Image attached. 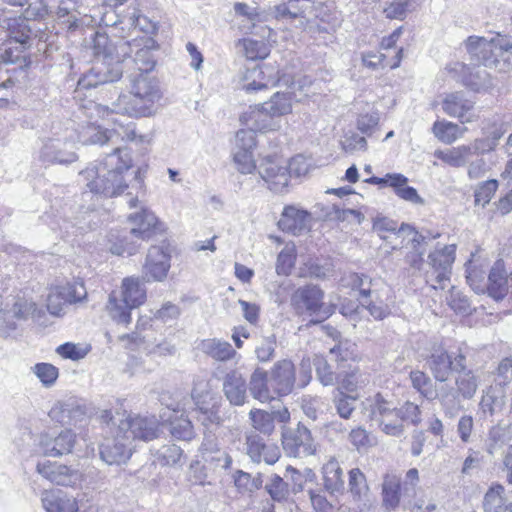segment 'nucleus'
I'll list each match as a JSON object with an SVG mask.
<instances>
[{
  "mask_svg": "<svg viewBox=\"0 0 512 512\" xmlns=\"http://www.w3.org/2000/svg\"><path fill=\"white\" fill-rule=\"evenodd\" d=\"M394 421L404 427V423H410L417 426L422 421V412L420 406L411 401H405L400 407L394 408Z\"/></svg>",
  "mask_w": 512,
  "mask_h": 512,
  "instance_id": "4c0bfd02",
  "label": "nucleus"
},
{
  "mask_svg": "<svg viewBox=\"0 0 512 512\" xmlns=\"http://www.w3.org/2000/svg\"><path fill=\"white\" fill-rule=\"evenodd\" d=\"M456 244L445 245L428 254V269L424 273L425 283L435 290H443L451 279L456 259Z\"/></svg>",
  "mask_w": 512,
  "mask_h": 512,
  "instance_id": "1a4fd4ad",
  "label": "nucleus"
},
{
  "mask_svg": "<svg viewBox=\"0 0 512 512\" xmlns=\"http://www.w3.org/2000/svg\"><path fill=\"white\" fill-rule=\"evenodd\" d=\"M446 302L455 314L467 316L472 313L473 309L469 299L455 286L450 288Z\"/></svg>",
  "mask_w": 512,
  "mask_h": 512,
  "instance_id": "c03bdc74",
  "label": "nucleus"
},
{
  "mask_svg": "<svg viewBox=\"0 0 512 512\" xmlns=\"http://www.w3.org/2000/svg\"><path fill=\"white\" fill-rule=\"evenodd\" d=\"M409 379L412 387L427 400H435L438 397V391L432 379L424 372L418 369L409 373Z\"/></svg>",
  "mask_w": 512,
  "mask_h": 512,
  "instance_id": "c9c22d12",
  "label": "nucleus"
},
{
  "mask_svg": "<svg viewBox=\"0 0 512 512\" xmlns=\"http://www.w3.org/2000/svg\"><path fill=\"white\" fill-rule=\"evenodd\" d=\"M359 399V394L337 392L333 402L338 415L343 419H349L355 410L354 402Z\"/></svg>",
  "mask_w": 512,
  "mask_h": 512,
  "instance_id": "09e8293b",
  "label": "nucleus"
},
{
  "mask_svg": "<svg viewBox=\"0 0 512 512\" xmlns=\"http://www.w3.org/2000/svg\"><path fill=\"white\" fill-rule=\"evenodd\" d=\"M367 488L365 475L359 468H353L349 471V490L356 496L360 497L363 489Z\"/></svg>",
  "mask_w": 512,
  "mask_h": 512,
  "instance_id": "680f3d73",
  "label": "nucleus"
},
{
  "mask_svg": "<svg viewBox=\"0 0 512 512\" xmlns=\"http://www.w3.org/2000/svg\"><path fill=\"white\" fill-rule=\"evenodd\" d=\"M287 488V483L279 475H274L266 485L267 492L275 501H282L286 498Z\"/></svg>",
  "mask_w": 512,
  "mask_h": 512,
  "instance_id": "052dcab7",
  "label": "nucleus"
},
{
  "mask_svg": "<svg viewBox=\"0 0 512 512\" xmlns=\"http://www.w3.org/2000/svg\"><path fill=\"white\" fill-rule=\"evenodd\" d=\"M62 296H64L65 300L68 302V304H73L82 301L85 296L86 292L84 290V287L82 285H77L75 283H65L59 285Z\"/></svg>",
  "mask_w": 512,
  "mask_h": 512,
  "instance_id": "bf43d9fd",
  "label": "nucleus"
},
{
  "mask_svg": "<svg viewBox=\"0 0 512 512\" xmlns=\"http://www.w3.org/2000/svg\"><path fill=\"white\" fill-rule=\"evenodd\" d=\"M426 363L437 381L445 382L451 371L464 370L466 367V355L459 350L454 355L450 354L442 345H434Z\"/></svg>",
  "mask_w": 512,
  "mask_h": 512,
  "instance_id": "f8f14e48",
  "label": "nucleus"
},
{
  "mask_svg": "<svg viewBox=\"0 0 512 512\" xmlns=\"http://www.w3.org/2000/svg\"><path fill=\"white\" fill-rule=\"evenodd\" d=\"M246 452L253 462L264 461L269 465L275 464L281 455L279 447L275 443H266L255 431L246 435Z\"/></svg>",
  "mask_w": 512,
  "mask_h": 512,
  "instance_id": "aec40b11",
  "label": "nucleus"
},
{
  "mask_svg": "<svg viewBox=\"0 0 512 512\" xmlns=\"http://www.w3.org/2000/svg\"><path fill=\"white\" fill-rule=\"evenodd\" d=\"M92 49L95 56L109 57L116 51L115 44L105 32H96L92 40Z\"/></svg>",
  "mask_w": 512,
  "mask_h": 512,
  "instance_id": "603ef678",
  "label": "nucleus"
},
{
  "mask_svg": "<svg viewBox=\"0 0 512 512\" xmlns=\"http://www.w3.org/2000/svg\"><path fill=\"white\" fill-rule=\"evenodd\" d=\"M485 293L495 301H502L509 294V275L503 259H497L490 268Z\"/></svg>",
  "mask_w": 512,
  "mask_h": 512,
  "instance_id": "4be33fe9",
  "label": "nucleus"
},
{
  "mask_svg": "<svg viewBox=\"0 0 512 512\" xmlns=\"http://www.w3.org/2000/svg\"><path fill=\"white\" fill-rule=\"evenodd\" d=\"M420 476L417 468H410L405 474V482L395 472H387L383 475L381 484L382 507L386 511H395L400 507L403 492L409 486L415 487L419 483Z\"/></svg>",
  "mask_w": 512,
  "mask_h": 512,
  "instance_id": "9d476101",
  "label": "nucleus"
},
{
  "mask_svg": "<svg viewBox=\"0 0 512 512\" xmlns=\"http://www.w3.org/2000/svg\"><path fill=\"white\" fill-rule=\"evenodd\" d=\"M238 150L233 156L237 170L241 174H252L256 171L252 150L257 145L256 131L252 129H241L236 134Z\"/></svg>",
  "mask_w": 512,
  "mask_h": 512,
  "instance_id": "dca6fc26",
  "label": "nucleus"
},
{
  "mask_svg": "<svg viewBox=\"0 0 512 512\" xmlns=\"http://www.w3.org/2000/svg\"><path fill=\"white\" fill-rule=\"evenodd\" d=\"M322 475L323 486L331 496L343 493V471L336 459L332 458L323 465Z\"/></svg>",
  "mask_w": 512,
  "mask_h": 512,
  "instance_id": "a878e982",
  "label": "nucleus"
},
{
  "mask_svg": "<svg viewBox=\"0 0 512 512\" xmlns=\"http://www.w3.org/2000/svg\"><path fill=\"white\" fill-rule=\"evenodd\" d=\"M467 283L478 294H485L486 282L482 275V271L477 268H467Z\"/></svg>",
  "mask_w": 512,
  "mask_h": 512,
  "instance_id": "e2e57ef3",
  "label": "nucleus"
},
{
  "mask_svg": "<svg viewBox=\"0 0 512 512\" xmlns=\"http://www.w3.org/2000/svg\"><path fill=\"white\" fill-rule=\"evenodd\" d=\"M76 441V435L71 430H65L53 440L50 452L54 456H61L72 451Z\"/></svg>",
  "mask_w": 512,
  "mask_h": 512,
  "instance_id": "8fccbe9b",
  "label": "nucleus"
},
{
  "mask_svg": "<svg viewBox=\"0 0 512 512\" xmlns=\"http://www.w3.org/2000/svg\"><path fill=\"white\" fill-rule=\"evenodd\" d=\"M161 423L155 416L141 415L128 416L121 420L118 428L124 434L126 440L152 441L160 435Z\"/></svg>",
  "mask_w": 512,
  "mask_h": 512,
  "instance_id": "4468645a",
  "label": "nucleus"
},
{
  "mask_svg": "<svg viewBox=\"0 0 512 512\" xmlns=\"http://www.w3.org/2000/svg\"><path fill=\"white\" fill-rule=\"evenodd\" d=\"M201 349L207 356L217 361L231 360L237 354L229 342L215 338L203 340Z\"/></svg>",
  "mask_w": 512,
  "mask_h": 512,
  "instance_id": "7c9ffc66",
  "label": "nucleus"
},
{
  "mask_svg": "<svg viewBox=\"0 0 512 512\" xmlns=\"http://www.w3.org/2000/svg\"><path fill=\"white\" fill-rule=\"evenodd\" d=\"M508 502L504 485L494 482L484 493L482 510L483 512H501Z\"/></svg>",
  "mask_w": 512,
  "mask_h": 512,
  "instance_id": "c756f323",
  "label": "nucleus"
},
{
  "mask_svg": "<svg viewBox=\"0 0 512 512\" xmlns=\"http://www.w3.org/2000/svg\"><path fill=\"white\" fill-rule=\"evenodd\" d=\"M147 301V289L139 276H126L118 289L110 292L105 309L113 321L124 325L132 322V310Z\"/></svg>",
  "mask_w": 512,
  "mask_h": 512,
  "instance_id": "20e7f679",
  "label": "nucleus"
},
{
  "mask_svg": "<svg viewBox=\"0 0 512 512\" xmlns=\"http://www.w3.org/2000/svg\"><path fill=\"white\" fill-rule=\"evenodd\" d=\"M403 33V26L382 37L377 50L366 51L361 55L362 64L370 70H393L400 66L403 48L397 43Z\"/></svg>",
  "mask_w": 512,
  "mask_h": 512,
  "instance_id": "6e6552de",
  "label": "nucleus"
},
{
  "mask_svg": "<svg viewBox=\"0 0 512 512\" xmlns=\"http://www.w3.org/2000/svg\"><path fill=\"white\" fill-rule=\"evenodd\" d=\"M127 442L128 440L125 439L122 432H119L117 427L115 433L106 437L100 445L99 454L101 459L109 465L125 463L132 454Z\"/></svg>",
  "mask_w": 512,
  "mask_h": 512,
  "instance_id": "6ab92c4d",
  "label": "nucleus"
},
{
  "mask_svg": "<svg viewBox=\"0 0 512 512\" xmlns=\"http://www.w3.org/2000/svg\"><path fill=\"white\" fill-rule=\"evenodd\" d=\"M133 167V160L126 149L116 148L103 161L86 167L81 176L89 192L104 198H115L128 188L126 174Z\"/></svg>",
  "mask_w": 512,
  "mask_h": 512,
  "instance_id": "f257e3e1",
  "label": "nucleus"
},
{
  "mask_svg": "<svg viewBox=\"0 0 512 512\" xmlns=\"http://www.w3.org/2000/svg\"><path fill=\"white\" fill-rule=\"evenodd\" d=\"M395 194L405 200L412 203H422V198L419 196L417 190L414 187L407 186H398L394 188Z\"/></svg>",
  "mask_w": 512,
  "mask_h": 512,
  "instance_id": "774afa93",
  "label": "nucleus"
},
{
  "mask_svg": "<svg viewBox=\"0 0 512 512\" xmlns=\"http://www.w3.org/2000/svg\"><path fill=\"white\" fill-rule=\"evenodd\" d=\"M56 353L63 359L78 361L87 355L88 349L72 342H66L56 348Z\"/></svg>",
  "mask_w": 512,
  "mask_h": 512,
  "instance_id": "4d7b16f0",
  "label": "nucleus"
},
{
  "mask_svg": "<svg viewBox=\"0 0 512 512\" xmlns=\"http://www.w3.org/2000/svg\"><path fill=\"white\" fill-rule=\"evenodd\" d=\"M171 247L167 240L161 245H152L147 252L143 265V279L150 281H162L166 278L171 261Z\"/></svg>",
  "mask_w": 512,
  "mask_h": 512,
  "instance_id": "2eb2a0df",
  "label": "nucleus"
},
{
  "mask_svg": "<svg viewBox=\"0 0 512 512\" xmlns=\"http://www.w3.org/2000/svg\"><path fill=\"white\" fill-rule=\"evenodd\" d=\"M309 496L311 504L316 512H334V504L329 502L321 493L310 490Z\"/></svg>",
  "mask_w": 512,
  "mask_h": 512,
  "instance_id": "0e129e2a",
  "label": "nucleus"
},
{
  "mask_svg": "<svg viewBox=\"0 0 512 512\" xmlns=\"http://www.w3.org/2000/svg\"><path fill=\"white\" fill-rule=\"evenodd\" d=\"M474 428V420L471 415L460 417L457 425V431L462 442L467 443L470 440Z\"/></svg>",
  "mask_w": 512,
  "mask_h": 512,
  "instance_id": "69168bd1",
  "label": "nucleus"
},
{
  "mask_svg": "<svg viewBox=\"0 0 512 512\" xmlns=\"http://www.w3.org/2000/svg\"><path fill=\"white\" fill-rule=\"evenodd\" d=\"M245 84L243 89L246 92H257L269 88L270 80L265 76L262 66L257 65L247 70L244 76Z\"/></svg>",
  "mask_w": 512,
  "mask_h": 512,
  "instance_id": "37998d69",
  "label": "nucleus"
},
{
  "mask_svg": "<svg viewBox=\"0 0 512 512\" xmlns=\"http://www.w3.org/2000/svg\"><path fill=\"white\" fill-rule=\"evenodd\" d=\"M34 374L45 387L53 386L58 377L59 369L51 363L39 362L32 368Z\"/></svg>",
  "mask_w": 512,
  "mask_h": 512,
  "instance_id": "3c124183",
  "label": "nucleus"
},
{
  "mask_svg": "<svg viewBox=\"0 0 512 512\" xmlns=\"http://www.w3.org/2000/svg\"><path fill=\"white\" fill-rule=\"evenodd\" d=\"M312 440L310 430L303 425H298L294 430H287L282 433L283 448L289 455L295 457L300 453H309Z\"/></svg>",
  "mask_w": 512,
  "mask_h": 512,
  "instance_id": "b1692460",
  "label": "nucleus"
},
{
  "mask_svg": "<svg viewBox=\"0 0 512 512\" xmlns=\"http://www.w3.org/2000/svg\"><path fill=\"white\" fill-rule=\"evenodd\" d=\"M413 0H393L387 4L383 12L388 19L403 20Z\"/></svg>",
  "mask_w": 512,
  "mask_h": 512,
  "instance_id": "13d9d810",
  "label": "nucleus"
},
{
  "mask_svg": "<svg viewBox=\"0 0 512 512\" xmlns=\"http://www.w3.org/2000/svg\"><path fill=\"white\" fill-rule=\"evenodd\" d=\"M171 435L178 440L189 441L194 438V426L191 420L183 412L175 411L169 418Z\"/></svg>",
  "mask_w": 512,
  "mask_h": 512,
  "instance_id": "473e14b6",
  "label": "nucleus"
},
{
  "mask_svg": "<svg viewBox=\"0 0 512 512\" xmlns=\"http://www.w3.org/2000/svg\"><path fill=\"white\" fill-rule=\"evenodd\" d=\"M443 111L450 117L457 118L460 123L473 122L477 116L474 113V102L461 92H452L442 101Z\"/></svg>",
  "mask_w": 512,
  "mask_h": 512,
  "instance_id": "412c9836",
  "label": "nucleus"
},
{
  "mask_svg": "<svg viewBox=\"0 0 512 512\" xmlns=\"http://www.w3.org/2000/svg\"><path fill=\"white\" fill-rule=\"evenodd\" d=\"M7 43L28 45L31 42L32 30L26 18H14L8 22Z\"/></svg>",
  "mask_w": 512,
  "mask_h": 512,
  "instance_id": "e433bc0d",
  "label": "nucleus"
},
{
  "mask_svg": "<svg viewBox=\"0 0 512 512\" xmlns=\"http://www.w3.org/2000/svg\"><path fill=\"white\" fill-rule=\"evenodd\" d=\"M192 398L201 413L208 415L209 419L215 420L216 423L220 422V417L218 416L219 401L213 392L210 390L199 393L193 392Z\"/></svg>",
  "mask_w": 512,
  "mask_h": 512,
  "instance_id": "72a5a7b5",
  "label": "nucleus"
},
{
  "mask_svg": "<svg viewBox=\"0 0 512 512\" xmlns=\"http://www.w3.org/2000/svg\"><path fill=\"white\" fill-rule=\"evenodd\" d=\"M127 222L130 225L131 236L140 241L148 242L167 231L165 223L148 208L129 214Z\"/></svg>",
  "mask_w": 512,
  "mask_h": 512,
  "instance_id": "ddd939ff",
  "label": "nucleus"
},
{
  "mask_svg": "<svg viewBox=\"0 0 512 512\" xmlns=\"http://www.w3.org/2000/svg\"><path fill=\"white\" fill-rule=\"evenodd\" d=\"M459 375L456 377L455 384L458 394L464 399H471L478 388L477 378L472 370H456Z\"/></svg>",
  "mask_w": 512,
  "mask_h": 512,
  "instance_id": "79ce46f5",
  "label": "nucleus"
},
{
  "mask_svg": "<svg viewBox=\"0 0 512 512\" xmlns=\"http://www.w3.org/2000/svg\"><path fill=\"white\" fill-rule=\"evenodd\" d=\"M364 182L377 185L380 188L389 186L394 189L398 186H405L408 183V178L400 173H387L384 177L371 176L365 179Z\"/></svg>",
  "mask_w": 512,
  "mask_h": 512,
  "instance_id": "5fc2aeb1",
  "label": "nucleus"
},
{
  "mask_svg": "<svg viewBox=\"0 0 512 512\" xmlns=\"http://www.w3.org/2000/svg\"><path fill=\"white\" fill-rule=\"evenodd\" d=\"M267 112L273 117L288 115L292 112L293 94L276 92L267 103Z\"/></svg>",
  "mask_w": 512,
  "mask_h": 512,
  "instance_id": "a19ab883",
  "label": "nucleus"
},
{
  "mask_svg": "<svg viewBox=\"0 0 512 512\" xmlns=\"http://www.w3.org/2000/svg\"><path fill=\"white\" fill-rule=\"evenodd\" d=\"M109 250L117 256H131L137 253L140 244L135 237L131 236L130 231H116L111 233L109 239Z\"/></svg>",
  "mask_w": 512,
  "mask_h": 512,
  "instance_id": "bb28decb",
  "label": "nucleus"
},
{
  "mask_svg": "<svg viewBox=\"0 0 512 512\" xmlns=\"http://www.w3.org/2000/svg\"><path fill=\"white\" fill-rule=\"evenodd\" d=\"M498 34L496 38L487 40L481 36H469L465 40L467 52L475 57L484 66H497L499 63L498 54L504 52L512 54V42L502 41Z\"/></svg>",
  "mask_w": 512,
  "mask_h": 512,
  "instance_id": "9b49d317",
  "label": "nucleus"
},
{
  "mask_svg": "<svg viewBox=\"0 0 512 512\" xmlns=\"http://www.w3.org/2000/svg\"><path fill=\"white\" fill-rule=\"evenodd\" d=\"M300 0H288L274 7V17L277 20L296 19L304 15V10L298 6Z\"/></svg>",
  "mask_w": 512,
  "mask_h": 512,
  "instance_id": "864d4df0",
  "label": "nucleus"
},
{
  "mask_svg": "<svg viewBox=\"0 0 512 512\" xmlns=\"http://www.w3.org/2000/svg\"><path fill=\"white\" fill-rule=\"evenodd\" d=\"M297 260V249L294 243H288L279 252L276 260L275 270L280 276H289L295 268Z\"/></svg>",
  "mask_w": 512,
  "mask_h": 512,
  "instance_id": "ea45409f",
  "label": "nucleus"
},
{
  "mask_svg": "<svg viewBox=\"0 0 512 512\" xmlns=\"http://www.w3.org/2000/svg\"><path fill=\"white\" fill-rule=\"evenodd\" d=\"M369 415L372 420L379 421L382 431L391 436H398L403 432V426L399 423H393L394 408H390V403L382 393H376L368 400Z\"/></svg>",
  "mask_w": 512,
  "mask_h": 512,
  "instance_id": "f3484780",
  "label": "nucleus"
},
{
  "mask_svg": "<svg viewBox=\"0 0 512 512\" xmlns=\"http://www.w3.org/2000/svg\"><path fill=\"white\" fill-rule=\"evenodd\" d=\"M335 357L337 373L331 371L327 363L317 367V375L324 385L336 383L337 392H346L358 394L361 387V369L357 365L360 356L355 349V345L348 342L339 343L330 350Z\"/></svg>",
  "mask_w": 512,
  "mask_h": 512,
  "instance_id": "f03ea898",
  "label": "nucleus"
},
{
  "mask_svg": "<svg viewBox=\"0 0 512 512\" xmlns=\"http://www.w3.org/2000/svg\"><path fill=\"white\" fill-rule=\"evenodd\" d=\"M31 43L22 45L20 43L11 44L6 42L5 52L2 55V62L17 64L20 69H25L30 65V58L27 50Z\"/></svg>",
  "mask_w": 512,
  "mask_h": 512,
  "instance_id": "58836bf2",
  "label": "nucleus"
},
{
  "mask_svg": "<svg viewBox=\"0 0 512 512\" xmlns=\"http://www.w3.org/2000/svg\"><path fill=\"white\" fill-rule=\"evenodd\" d=\"M68 302L65 300L64 296H62V291L59 285L53 287L47 297V310L50 314L55 316H60L63 312L64 306L67 305Z\"/></svg>",
  "mask_w": 512,
  "mask_h": 512,
  "instance_id": "6e6d98bb",
  "label": "nucleus"
},
{
  "mask_svg": "<svg viewBox=\"0 0 512 512\" xmlns=\"http://www.w3.org/2000/svg\"><path fill=\"white\" fill-rule=\"evenodd\" d=\"M379 232L391 231L394 240L401 244V248L409 250L404 256L405 263L409 269L420 271L424 265V245L426 238L414 226L402 223L399 228L392 226L391 223L380 221L375 225Z\"/></svg>",
  "mask_w": 512,
  "mask_h": 512,
  "instance_id": "0eeeda50",
  "label": "nucleus"
},
{
  "mask_svg": "<svg viewBox=\"0 0 512 512\" xmlns=\"http://www.w3.org/2000/svg\"><path fill=\"white\" fill-rule=\"evenodd\" d=\"M259 174L270 190L278 191L289 184V171L276 156H266L261 159Z\"/></svg>",
  "mask_w": 512,
  "mask_h": 512,
  "instance_id": "a211bd4d",
  "label": "nucleus"
},
{
  "mask_svg": "<svg viewBox=\"0 0 512 512\" xmlns=\"http://www.w3.org/2000/svg\"><path fill=\"white\" fill-rule=\"evenodd\" d=\"M158 90L154 81L144 73L136 76L129 94L120 99L123 113L134 118L149 116L158 98Z\"/></svg>",
  "mask_w": 512,
  "mask_h": 512,
  "instance_id": "39448f33",
  "label": "nucleus"
},
{
  "mask_svg": "<svg viewBox=\"0 0 512 512\" xmlns=\"http://www.w3.org/2000/svg\"><path fill=\"white\" fill-rule=\"evenodd\" d=\"M472 153L471 146L460 145L449 150H437L434 155L437 159L449 166L461 167L467 163Z\"/></svg>",
  "mask_w": 512,
  "mask_h": 512,
  "instance_id": "f704fd0d",
  "label": "nucleus"
},
{
  "mask_svg": "<svg viewBox=\"0 0 512 512\" xmlns=\"http://www.w3.org/2000/svg\"><path fill=\"white\" fill-rule=\"evenodd\" d=\"M223 389L226 397L234 405H242L246 395V382L240 373L231 371L225 376Z\"/></svg>",
  "mask_w": 512,
  "mask_h": 512,
  "instance_id": "cd10ccee",
  "label": "nucleus"
},
{
  "mask_svg": "<svg viewBox=\"0 0 512 512\" xmlns=\"http://www.w3.org/2000/svg\"><path fill=\"white\" fill-rule=\"evenodd\" d=\"M47 512H78L79 501L62 491H51L44 499Z\"/></svg>",
  "mask_w": 512,
  "mask_h": 512,
  "instance_id": "c85d7f7f",
  "label": "nucleus"
},
{
  "mask_svg": "<svg viewBox=\"0 0 512 512\" xmlns=\"http://www.w3.org/2000/svg\"><path fill=\"white\" fill-rule=\"evenodd\" d=\"M37 471L51 483L61 486H73L80 479V474L76 470L49 460L39 463Z\"/></svg>",
  "mask_w": 512,
  "mask_h": 512,
  "instance_id": "5701e85b",
  "label": "nucleus"
},
{
  "mask_svg": "<svg viewBox=\"0 0 512 512\" xmlns=\"http://www.w3.org/2000/svg\"><path fill=\"white\" fill-rule=\"evenodd\" d=\"M309 213L294 206H286L278 221V227L283 232L294 235L301 233L307 226Z\"/></svg>",
  "mask_w": 512,
  "mask_h": 512,
  "instance_id": "393cba45",
  "label": "nucleus"
},
{
  "mask_svg": "<svg viewBox=\"0 0 512 512\" xmlns=\"http://www.w3.org/2000/svg\"><path fill=\"white\" fill-rule=\"evenodd\" d=\"M296 381V367L291 360L277 361L270 372L257 368L251 375L250 391L252 396L260 402L272 400L289 395Z\"/></svg>",
  "mask_w": 512,
  "mask_h": 512,
  "instance_id": "7ed1b4c3",
  "label": "nucleus"
},
{
  "mask_svg": "<svg viewBox=\"0 0 512 512\" xmlns=\"http://www.w3.org/2000/svg\"><path fill=\"white\" fill-rule=\"evenodd\" d=\"M291 307L297 316L311 317V324H318L326 320L331 314L325 302L324 290L313 283L295 289L291 295Z\"/></svg>",
  "mask_w": 512,
  "mask_h": 512,
  "instance_id": "423d86ee",
  "label": "nucleus"
},
{
  "mask_svg": "<svg viewBox=\"0 0 512 512\" xmlns=\"http://www.w3.org/2000/svg\"><path fill=\"white\" fill-rule=\"evenodd\" d=\"M249 416L252 421V426L255 430L268 436L274 432V419L272 415L267 411L261 409H253L250 411Z\"/></svg>",
  "mask_w": 512,
  "mask_h": 512,
  "instance_id": "49530a36",
  "label": "nucleus"
},
{
  "mask_svg": "<svg viewBox=\"0 0 512 512\" xmlns=\"http://www.w3.org/2000/svg\"><path fill=\"white\" fill-rule=\"evenodd\" d=\"M499 187L496 179H489L481 182L474 191V204L485 207L490 203Z\"/></svg>",
  "mask_w": 512,
  "mask_h": 512,
  "instance_id": "de8ad7c7",
  "label": "nucleus"
},
{
  "mask_svg": "<svg viewBox=\"0 0 512 512\" xmlns=\"http://www.w3.org/2000/svg\"><path fill=\"white\" fill-rule=\"evenodd\" d=\"M466 130V127L447 120H437L432 126L434 136L444 144L454 143L464 135Z\"/></svg>",
  "mask_w": 512,
  "mask_h": 512,
  "instance_id": "2f4dec72",
  "label": "nucleus"
},
{
  "mask_svg": "<svg viewBox=\"0 0 512 512\" xmlns=\"http://www.w3.org/2000/svg\"><path fill=\"white\" fill-rule=\"evenodd\" d=\"M239 44L243 47L244 55L249 60H262L270 53V49L264 41L244 38L239 40Z\"/></svg>",
  "mask_w": 512,
  "mask_h": 512,
  "instance_id": "a18cd8bd",
  "label": "nucleus"
},
{
  "mask_svg": "<svg viewBox=\"0 0 512 512\" xmlns=\"http://www.w3.org/2000/svg\"><path fill=\"white\" fill-rule=\"evenodd\" d=\"M350 442L356 447V449H361L368 447L370 445V437L369 433L361 427H357L352 429L349 434Z\"/></svg>",
  "mask_w": 512,
  "mask_h": 512,
  "instance_id": "338daca9",
  "label": "nucleus"
}]
</instances>
